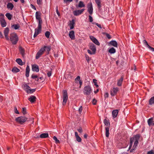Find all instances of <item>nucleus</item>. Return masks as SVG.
I'll return each instance as SVG.
<instances>
[{"label":"nucleus","mask_w":154,"mask_h":154,"mask_svg":"<svg viewBox=\"0 0 154 154\" xmlns=\"http://www.w3.org/2000/svg\"><path fill=\"white\" fill-rule=\"evenodd\" d=\"M10 39L12 44L15 45L18 40V38L16 33H13L10 35Z\"/></svg>","instance_id":"nucleus-1"},{"label":"nucleus","mask_w":154,"mask_h":154,"mask_svg":"<svg viewBox=\"0 0 154 154\" xmlns=\"http://www.w3.org/2000/svg\"><path fill=\"white\" fill-rule=\"evenodd\" d=\"M83 92L85 95L89 96L92 93V90L90 85H87L84 87Z\"/></svg>","instance_id":"nucleus-2"},{"label":"nucleus","mask_w":154,"mask_h":154,"mask_svg":"<svg viewBox=\"0 0 154 154\" xmlns=\"http://www.w3.org/2000/svg\"><path fill=\"white\" fill-rule=\"evenodd\" d=\"M28 118L25 116H20L16 118L15 120L18 123L22 125L25 122L28 121Z\"/></svg>","instance_id":"nucleus-3"},{"label":"nucleus","mask_w":154,"mask_h":154,"mask_svg":"<svg viewBox=\"0 0 154 154\" xmlns=\"http://www.w3.org/2000/svg\"><path fill=\"white\" fill-rule=\"evenodd\" d=\"M42 27V24H38L37 28L35 29V33L33 35V37L35 38L41 32Z\"/></svg>","instance_id":"nucleus-4"},{"label":"nucleus","mask_w":154,"mask_h":154,"mask_svg":"<svg viewBox=\"0 0 154 154\" xmlns=\"http://www.w3.org/2000/svg\"><path fill=\"white\" fill-rule=\"evenodd\" d=\"M45 47H46V46H44L43 47L41 48L37 52L35 56L36 59H38L43 54L44 51H45Z\"/></svg>","instance_id":"nucleus-5"},{"label":"nucleus","mask_w":154,"mask_h":154,"mask_svg":"<svg viewBox=\"0 0 154 154\" xmlns=\"http://www.w3.org/2000/svg\"><path fill=\"white\" fill-rule=\"evenodd\" d=\"M90 48L92 51H91L90 50H87L88 52L91 54H94L96 50L95 45L93 44H91L90 45Z\"/></svg>","instance_id":"nucleus-6"},{"label":"nucleus","mask_w":154,"mask_h":154,"mask_svg":"<svg viewBox=\"0 0 154 154\" xmlns=\"http://www.w3.org/2000/svg\"><path fill=\"white\" fill-rule=\"evenodd\" d=\"M63 101L62 104L63 105H65L68 99V96L67 95V91L66 90H63Z\"/></svg>","instance_id":"nucleus-7"},{"label":"nucleus","mask_w":154,"mask_h":154,"mask_svg":"<svg viewBox=\"0 0 154 154\" xmlns=\"http://www.w3.org/2000/svg\"><path fill=\"white\" fill-rule=\"evenodd\" d=\"M41 13L40 12H36L35 13L36 19L38 20V24H42V21L41 17Z\"/></svg>","instance_id":"nucleus-8"},{"label":"nucleus","mask_w":154,"mask_h":154,"mask_svg":"<svg viewBox=\"0 0 154 154\" xmlns=\"http://www.w3.org/2000/svg\"><path fill=\"white\" fill-rule=\"evenodd\" d=\"M88 11L91 15H92L93 13V8L92 3L91 2L88 3L87 5Z\"/></svg>","instance_id":"nucleus-9"},{"label":"nucleus","mask_w":154,"mask_h":154,"mask_svg":"<svg viewBox=\"0 0 154 154\" xmlns=\"http://www.w3.org/2000/svg\"><path fill=\"white\" fill-rule=\"evenodd\" d=\"M85 9L84 8L80 10H76L73 11V14L74 15L77 16L81 15L84 11Z\"/></svg>","instance_id":"nucleus-10"},{"label":"nucleus","mask_w":154,"mask_h":154,"mask_svg":"<svg viewBox=\"0 0 154 154\" xmlns=\"http://www.w3.org/2000/svg\"><path fill=\"white\" fill-rule=\"evenodd\" d=\"M119 91V88L117 87H114L112 89H111L110 91L111 95L112 96H114Z\"/></svg>","instance_id":"nucleus-11"},{"label":"nucleus","mask_w":154,"mask_h":154,"mask_svg":"<svg viewBox=\"0 0 154 154\" xmlns=\"http://www.w3.org/2000/svg\"><path fill=\"white\" fill-rule=\"evenodd\" d=\"M140 134H138L134 135L133 137L131 138L130 141H131L133 143V142L134 140L135 141H138L140 139Z\"/></svg>","instance_id":"nucleus-12"},{"label":"nucleus","mask_w":154,"mask_h":154,"mask_svg":"<svg viewBox=\"0 0 154 154\" xmlns=\"http://www.w3.org/2000/svg\"><path fill=\"white\" fill-rule=\"evenodd\" d=\"M90 38L91 40L96 45L98 46L100 45V43L97 40L94 36L91 35L90 36Z\"/></svg>","instance_id":"nucleus-13"},{"label":"nucleus","mask_w":154,"mask_h":154,"mask_svg":"<svg viewBox=\"0 0 154 154\" xmlns=\"http://www.w3.org/2000/svg\"><path fill=\"white\" fill-rule=\"evenodd\" d=\"M9 31V29L7 27L5 29L4 32V35L5 36V38L6 40H9V38L8 35Z\"/></svg>","instance_id":"nucleus-14"},{"label":"nucleus","mask_w":154,"mask_h":154,"mask_svg":"<svg viewBox=\"0 0 154 154\" xmlns=\"http://www.w3.org/2000/svg\"><path fill=\"white\" fill-rule=\"evenodd\" d=\"M36 97L35 96L31 95L29 97L28 100L31 103H33L36 101Z\"/></svg>","instance_id":"nucleus-15"},{"label":"nucleus","mask_w":154,"mask_h":154,"mask_svg":"<svg viewBox=\"0 0 154 154\" xmlns=\"http://www.w3.org/2000/svg\"><path fill=\"white\" fill-rule=\"evenodd\" d=\"M69 38L72 40H74L75 38V32L74 31L71 30L69 32Z\"/></svg>","instance_id":"nucleus-16"},{"label":"nucleus","mask_w":154,"mask_h":154,"mask_svg":"<svg viewBox=\"0 0 154 154\" xmlns=\"http://www.w3.org/2000/svg\"><path fill=\"white\" fill-rule=\"evenodd\" d=\"M23 88L28 93L30 92V88L26 84H25L23 85Z\"/></svg>","instance_id":"nucleus-17"},{"label":"nucleus","mask_w":154,"mask_h":154,"mask_svg":"<svg viewBox=\"0 0 154 154\" xmlns=\"http://www.w3.org/2000/svg\"><path fill=\"white\" fill-rule=\"evenodd\" d=\"M123 79V76H122L119 79L117 80V85L118 86L120 87L122 86Z\"/></svg>","instance_id":"nucleus-18"},{"label":"nucleus","mask_w":154,"mask_h":154,"mask_svg":"<svg viewBox=\"0 0 154 154\" xmlns=\"http://www.w3.org/2000/svg\"><path fill=\"white\" fill-rule=\"evenodd\" d=\"M119 112V110L118 109H115L112 111V116L113 119L115 118L117 116Z\"/></svg>","instance_id":"nucleus-19"},{"label":"nucleus","mask_w":154,"mask_h":154,"mask_svg":"<svg viewBox=\"0 0 154 154\" xmlns=\"http://www.w3.org/2000/svg\"><path fill=\"white\" fill-rule=\"evenodd\" d=\"M138 144V141H135L134 143V146L132 149L130 150V152H133V151L136 148L137 145Z\"/></svg>","instance_id":"nucleus-20"},{"label":"nucleus","mask_w":154,"mask_h":154,"mask_svg":"<svg viewBox=\"0 0 154 154\" xmlns=\"http://www.w3.org/2000/svg\"><path fill=\"white\" fill-rule=\"evenodd\" d=\"M153 118H151L148 120L147 122L149 126H154V122L153 121Z\"/></svg>","instance_id":"nucleus-21"},{"label":"nucleus","mask_w":154,"mask_h":154,"mask_svg":"<svg viewBox=\"0 0 154 154\" xmlns=\"http://www.w3.org/2000/svg\"><path fill=\"white\" fill-rule=\"evenodd\" d=\"M32 70L33 71H36L38 72L39 71L38 66L36 65H32Z\"/></svg>","instance_id":"nucleus-22"},{"label":"nucleus","mask_w":154,"mask_h":154,"mask_svg":"<svg viewBox=\"0 0 154 154\" xmlns=\"http://www.w3.org/2000/svg\"><path fill=\"white\" fill-rule=\"evenodd\" d=\"M97 6V8L99 10L101 9V0H94Z\"/></svg>","instance_id":"nucleus-23"},{"label":"nucleus","mask_w":154,"mask_h":154,"mask_svg":"<svg viewBox=\"0 0 154 154\" xmlns=\"http://www.w3.org/2000/svg\"><path fill=\"white\" fill-rule=\"evenodd\" d=\"M76 7L77 8L79 7V8H84L85 7V5L83 2L80 1L78 5H76Z\"/></svg>","instance_id":"nucleus-24"},{"label":"nucleus","mask_w":154,"mask_h":154,"mask_svg":"<svg viewBox=\"0 0 154 154\" xmlns=\"http://www.w3.org/2000/svg\"><path fill=\"white\" fill-rule=\"evenodd\" d=\"M69 22V26H70V29H72L74 28L75 24V20L73 19L72 21H70Z\"/></svg>","instance_id":"nucleus-25"},{"label":"nucleus","mask_w":154,"mask_h":154,"mask_svg":"<svg viewBox=\"0 0 154 154\" xmlns=\"http://www.w3.org/2000/svg\"><path fill=\"white\" fill-rule=\"evenodd\" d=\"M109 44L114 47H118V44L115 41H112L109 42Z\"/></svg>","instance_id":"nucleus-26"},{"label":"nucleus","mask_w":154,"mask_h":154,"mask_svg":"<svg viewBox=\"0 0 154 154\" xmlns=\"http://www.w3.org/2000/svg\"><path fill=\"white\" fill-rule=\"evenodd\" d=\"M14 5L13 4L11 3H8L7 5V8L8 9H10L11 10L13 9L14 8Z\"/></svg>","instance_id":"nucleus-27"},{"label":"nucleus","mask_w":154,"mask_h":154,"mask_svg":"<svg viewBox=\"0 0 154 154\" xmlns=\"http://www.w3.org/2000/svg\"><path fill=\"white\" fill-rule=\"evenodd\" d=\"M108 52L110 54H113L116 53V50L113 47H112L111 48L108 49Z\"/></svg>","instance_id":"nucleus-28"},{"label":"nucleus","mask_w":154,"mask_h":154,"mask_svg":"<svg viewBox=\"0 0 154 154\" xmlns=\"http://www.w3.org/2000/svg\"><path fill=\"white\" fill-rule=\"evenodd\" d=\"M103 123L105 125L106 127H110V124L109 122L106 119H105L103 120Z\"/></svg>","instance_id":"nucleus-29"},{"label":"nucleus","mask_w":154,"mask_h":154,"mask_svg":"<svg viewBox=\"0 0 154 154\" xmlns=\"http://www.w3.org/2000/svg\"><path fill=\"white\" fill-rule=\"evenodd\" d=\"M19 50L21 54L23 57L25 54L24 49L21 47H19Z\"/></svg>","instance_id":"nucleus-30"},{"label":"nucleus","mask_w":154,"mask_h":154,"mask_svg":"<svg viewBox=\"0 0 154 154\" xmlns=\"http://www.w3.org/2000/svg\"><path fill=\"white\" fill-rule=\"evenodd\" d=\"M30 71V69L29 66L27 65L26 66V77L29 76V73Z\"/></svg>","instance_id":"nucleus-31"},{"label":"nucleus","mask_w":154,"mask_h":154,"mask_svg":"<svg viewBox=\"0 0 154 154\" xmlns=\"http://www.w3.org/2000/svg\"><path fill=\"white\" fill-rule=\"evenodd\" d=\"M48 137V133H44L41 134L40 137L41 138H46Z\"/></svg>","instance_id":"nucleus-32"},{"label":"nucleus","mask_w":154,"mask_h":154,"mask_svg":"<svg viewBox=\"0 0 154 154\" xmlns=\"http://www.w3.org/2000/svg\"><path fill=\"white\" fill-rule=\"evenodd\" d=\"M106 131V137H108L109 136V127L106 126L105 127Z\"/></svg>","instance_id":"nucleus-33"},{"label":"nucleus","mask_w":154,"mask_h":154,"mask_svg":"<svg viewBox=\"0 0 154 154\" xmlns=\"http://www.w3.org/2000/svg\"><path fill=\"white\" fill-rule=\"evenodd\" d=\"M149 104L150 105H152L154 104V96L151 97L149 101Z\"/></svg>","instance_id":"nucleus-34"},{"label":"nucleus","mask_w":154,"mask_h":154,"mask_svg":"<svg viewBox=\"0 0 154 154\" xmlns=\"http://www.w3.org/2000/svg\"><path fill=\"white\" fill-rule=\"evenodd\" d=\"M20 27V26L19 24H13L11 26L12 28H14L16 30L18 29Z\"/></svg>","instance_id":"nucleus-35"},{"label":"nucleus","mask_w":154,"mask_h":154,"mask_svg":"<svg viewBox=\"0 0 154 154\" xmlns=\"http://www.w3.org/2000/svg\"><path fill=\"white\" fill-rule=\"evenodd\" d=\"M16 62L20 65L22 66L23 65V62L20 59H17L16 60Z\"/></svg>","instance_id":"nucleus-36"},{"label":"nucleus","mask_w":154,"mask_h":154,"mask_svg":"<svg viewBox=\"0 0 154 154\" xmlns=\"http://www.w3.org/2000/svg\"><path fill=\"white\" fill-rule=\"evenodd\" d=\"M5 16L9 20H11L12 17V15L8 13H6L5 14Z\"/></svg>","instance_id":"nucleus-37"},{"label":"nucleus","mask_w":154,"mask_h":154,"mask_svg":"<svg viewBox=\"0 0 154 154\" xmlns=\"http://www.w3.org/2000/svg\"><path fill=\"white\" fill-rule=\"evenodd\" d=\"M20 71L19 69L16 67H14L12 69V71L13 72L16 73L19 72Z\"/></svg>","instance_id":"nucleus-38"},{"label":"nucleus","mask_w":154,"mask_h":154,"mask_svg":"<svg viewBox=\"0 0 154 154\" xmlns=\"http://www.w3.org/2000/svg\"><path fill=\"white\" fill-rule=\"evenodd\" d=\"M0 22L1 26L2 27H4L6 26L7 23L5 20L0 21Z\"/></svg>","instance_id":"nucleus-39"},{"label":"nucleus","mask_w":154,"mask_h":154,"mask_svg":"<svg viewBox=\"0 0 154 154\" xmlns=\"http://www.w3.org/2000/svg\"><path fill=\"white\" fill-rule=\"evenodd\" d=\"M53 139L55 140L56 143H60V141L57 139V137L56 136H54L53 137Z\"/></svg>","instance_id":"nucleus-40"},{"label":"nucleus","mask_w":154,"mask_h":154,"mask_svg":"<svg viewBox=\"0 0 154 154\" xmlns=\"http://www.w3.org/2000/svg\"><path fill=\"white\" fill-rule=\"evenodd\" d=\"M85 57L86 58V60L87 61V62L88 63H89L91 59V58H90L89 56L87 54L85 55Z\"/></svg>","instance_id":"nucleus-41"},{"label":"nucleus","mask_w":154,"mask_h":154,"mask_svg":"<svg viewBox=\"0 0 154 154\" xmlns=\"http://www.w3.org/2000/svg\"><path fill=\"white\" fill-rule=\"evenodd\" d=\"M4 17L5 16L3 14H0V21L5 20Z\"/></svg>","instance_id":"nucleus-42"},{"label":"nucleus","mask_w":154,"mask_h":154,"mask_svg":"<svg viewBox=\"0 0 154 154\" xmlns=\"http://www.w3.org/2000/svg\"><path fill=\"white\" fill-rule=\"evenodd\" d=\"M22 112L24 115L27 113L26 109L25 107L22 108Z\"/></svg>","instance_id":"nucleus-43"},{"label":"nucleus","mask_w":154,"mask_h":154,"mask_svg":"<svg viewBox=\"0 0 154 154\" xmlns=\"http://www.w3.org/2000/svg\"><path fill=\"white\" fill-rule=\"evenodd\" d=\"M50 32L46 31L45 33V35L47 38H49L50 37Z\"/></svg>","instance_id":"nucleus-44"},{"label":"nucleus","mask_w":154,"mask_h":154,"mask_svg":"<svg viewBox=\"0 0 154 154\" xmlns=\"http://www.w3.org/2000/svg\"><path fill=\"white\" fill-rule=\"evenodd\" d=\"M93 82L94 84V85L96 87L98 88L99 87V86L97 84V80L96 79H93Z\"/></svg>","instance_id":"nucleus-45"},{"label":"nucleus","mask_w":154,"mask_h":154,"mask_svg":"<svg viewBox=\"0 0 154 154\" xmlns=\"http://www.w3.org/2000/svg\"><path fill=\"white\" fill-rule=\"evenodd\" d=\"M82 109H83V108H82V106H80L79 109H78L79 112L80 114H82Z\"/></svg>","instance_id":"nucleus-46"},{"label":"nucleus","mask_w":154,"mask_h":154,"mask_svg":"<svg viewBox=\"0 0 154 154\" xmlns=\"http://www.w3.org/2000/svg\"><path fill=\"white\" fill-rule=\"evenodd\" d=\"M93 24L96 25L100 29H102V26L100 24H99L98 23L96 22H94L93 23Z\"/></svg>","instance_id":"nucleus-47"},{"label":"nucleus","mask_w":154,"mask_h":154,"mask_svg":"<svg viewBox=\"0 0 154 154\" xmlns=\"http://www.w3.org/2000/svg\"><path fill=\"white\" fill-rule=\"evenodd\" d=\"M37 3L38 5H41L42 4V0H37Z\"/></svg>","instance_id":"nucleus-48"},{"label":"nucleus","mask_w":154,"mask_h":154,"mask_svg":"<svg viewBox=\"0 0 154 154\" xmlns=\"http://www.w3.org/2000/svg\"><path fill=\"white\" fill-rule=\"evenodd\" d=\"M76 140L78 142H81L82 141V139L81 137L79 136H78L77 137H76Z\"/></svg>","instance_id":"nucleus-49"},{"label":"nucleus","mask_w":154,"mask_h":154,"mask_svg":"<svg viewBox=\"0 0 154 154\" xmlns=\"http://www.w3.org/2000/svg\"><path fill=\"white\" fill-rule=\"evenodd\" d=\"M80 77L79 76H77V77L75 79V82L76 83H77L78 82H77V81H79V80H80Z\"/></svg>","instance_id":"nucleus-50"},{"label":"nucleus","mask_w":154,"mask_h":154,"mask_svg":"<svg viewBox=\"0 0 154 154\" xmlns=\"http://www.w3.org/2000/svg\"><path fill=\"white\" fill-rule=\"evenodd\" d=\"M150 50H151L153 52L154 51V48H152L149 45H148V47H147Z\"/></svg>","instance_id":"nucleus-51"},{"label":"nucleus","mask_w":154,"mask_h":154,"mask_svg":"<svg viewBox=\"0 0 154 154\" xmlns=\"http://www.w3.org/2000/svg\"><path fill=\"white\" fill-rule=\"evenodd\" d=\"M14 112L15 113L17 114H19V112L18 111L16 107H14Z\"/></svg>","instance_id":"nucleus-52"},{"label":"nucleus","mask_w":154,"mask_h":154,"mask_svg":"<svg viewBox=\"0 0 154 154\" xmlns=\"http://www.w3.org/2000/svg\"><path fill=\"white\" fill-rule=\"evenodd\" d=\"M143 43L145 45H146L147 47H148V45H149L146 40H144L143 41Z\"/></svg>","instance_id":"nucleus-53"},{"label":"nucleus","mask_w":154,"mask_h":154,"mask_svg":"<svg viewBox=\"0 0 154 154\" xmlns=\"http://www.w3.org/2000/svg\"><path fill=\"white\" fill-rule=\"evenodd\" d=\"M46 47H45V50L46 49L47 52L49 53V52L51 50V47L49 46H46Z\"/></svg>","instance_id":"nucleus-54"},{"label":"nucleus","mask_w":154,"mask_h":154,"mask_svg":"<svg viewBox=\"0 0 154 154\" xmlns=\"http://www.w3.org/2000/svg\"><path fill=\"white\" fill-rule=\"evenodd\" d=\"M31 77H32V78L33 79H35L36 78H37L38 77V76H37V75L32 74V75Z\"/></svg>","instance_id":"nucleus-55"},{"label":"nucleus","mask_w":154,"mask_h":154,"mask_svg":"<svg viewBox=\"0 0 154 154\" xmlns=\"http://www.w3.org/2000/svg\"><path fill=\"white\" fill-rule=\"evenodd\" d=\"M105 35L106 37L109 39H110L111 38V36L109 34L107 33H106Z\"/></svg>","instance_id":"nucleus-56"},{"label":"nucleus","mask_w":154,"mask_h":154,"mask_svg":"<svg viewBox=\"0 0 154 154\" xmlns=\"http://www.w3.org/2000/svg\"><path fill=\"white\" fill-rule=\"evenodd\" d=\"M89 21L91 22H92L93 21L92 17L91 16H89Z\"/></svg>","instance_id":"nucleus-57"},{"label":"nucleus","mask_w":154,"mask_h":154,"mask_svg":"<svg viewBox=\"0 0 154 154\" xmlns=\"http://www.w3.org/2000/svg\"><path fill=\"white\" fill-rule=\"evenodd\" d=\"M97 102V100L95 99H94L92 101V103L93 105H95L96 104Z\"/></svg>","instance_id":"nucleus-58"},{"label":"nucleus","mask_w":154,"mask_h":154,"mask_svg":"<svg viewBox=\"0 0 154 154\" xmlns=\"http://www.w3.org/2000/svg\"><path fill=\"white\" fill-rule=\"evenodd\" d=\"M132 144H133V142H132V140L131 141H130V144L129 147L128 148V150H130L131 148Z\"/></svg>","instance_id":"nucleus-59"},{"label":"nucleus","mask_w":154,"mask_h":154,"mask_svg":"<svg viewBox=\"0 0 154 154\" xmlns=\"http://www.w3.org/2000/svg\"><path fill=\"white\" fill-rule=\"evenodd\" d=\"M73 0H63L64 3L70 2H72Z\"/></svg>","instance_id":"nucleus-60"},{"label":"nucleus","mask_w":154,"mask_h":154,"mask_svg":"<svg viewBox=\"0 0 154 154\" xmlns=\"http://www.w3.org/2000/svg\"><path fill=\"white\" fill-rule=\"evenodd\" d=\"M35 89H31V88L30 89V92H29L28 93H32L34 92L35 91Z\"/></svg>","instance_id":"nucleus-61"},{"label":"nucleus","mask_w":154,"mask_h":154,"mask_svg":"<svg viewBox=\"0 0 154 154\" xmlns=\"http://www.w3.org/2000/svg\"><path fill=\"white\" fill-rule=\"evenodd\" d=\"M77 131L81 133L82 131V130L81 128L80 127L79 128L77 129Z\"/></svg>","instance_id":"nucleus-62"},{"label":"nucleus","mask_w":154,"mask_h":154,"mask_svg":"<svg viewBox=\"0 0 154 154\" xmlns=\"http://www.w3.org/2000/svg\"><path fill=\"white\" fill-rule=\"evenodd\" d=\"M153 150H151L147 152V154H153Z\"/></svg>","instance_id":"nucleus-63"},{"label":"nucleus","mask_w":154,"mask_h":154,"mask_svg":"<svg viewBox=\"0 0 154 154\" xmlns=\"http://www.w3.org/2000/svg\"><path fill=\"white\" fill-rule=\"evenodd\" d=\"M47 75L48 77H50L51 75V72H48L47 73Z\"/></svg>","instance_id":"nucleus-64"}]
</instances>
